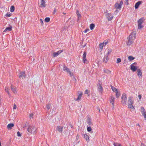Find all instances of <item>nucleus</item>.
Returning <instances> with one entry per match:
<instances>
[{
	"instance_id": "nucleus-25",
	"label": "nucleus",
	"mask_w": 146,
	"mask_h": 146,
	"mask_svg": "<svg viewBox=\"0 0 146 146\" xmlns=\"http://www.w3.org/2000/svg\"><path fill=\"white\" fill-rule=\"evenodd\" d=\"M87 130L88 132H91V133L93 132V131H92V129L91 128L90 126H89V125H87Z\"/></svg>"
},
{
	"instance_id": "nucleus-39",
	"label": "nucleus",
	"mask_w": 146,
	"mask_h": 146,
	"mask_svg": "<svg viewBox=\"0 0 146 146\" xmlns=\"http://www.w3.org/2000/svg\"><path fill=\"white\" fill-rule=\"evenodd\" d=\"M142 114L143 115L145 119L146 120V114L145 111H144L143 113H142Z\"/></svg>"
},
{
	"instance_id": "nucleus-51",
	"label": "nucleus",
	"mask_w": 146,
	"mask_h": 146,
	"mask_svg": "<svg viewBox=\"0 0 146 146\" xmlns=\"http://www.w3.org/2000/svg\"><path fill=\"white\" fill-rule=\"evenodd\" d=\"M88 91L87 90H86L85 92V94H88Z\"/></svg>"
},
{
	"instance_id": "nucleus-27",
	"label": "nucleus",
	"mask_w": 146,
	"mask_h": 146,
	"mask_svg": "<svg viewBox=\"0 0 146 146\" xmlns=\"http://www.w3.org/2000/svg\"><path fill=\"white\" fill-rule=\"evenodd\" d=\"M108 60V56L107 55L106 57H104L103 59V61L104 62L107 63Z\"/></svg>"
},
{
	"instance_id": "nucleus-35",
	"label": "nucleus",
	"mask_w": 146,
	"mask_h": 146,
	"mask_svg": "<svg viewBox=\"0 0 146 146\" xmlns=\"http://www.w3.org/2000/svg\"><path fill=\"white\" fill-rule=\"evenodd\" d=\"M50 18L47 17L45 19L44 21L48 23L50 21Z\"/></svg>"
},
{
	"instance_id": "nucleus-63",
	"label": "nucleus",
	"mask_w": 146,
	"mask_h": 146,
	"mask_svg": "<svg viewBox=\"0 0 146 146\" xmlns=\"http://www.w3.org/2000/svg\"><path fill=\"white\" fill-rule=\"evenodd\" d=\"M70 19V18H69V19H68V21H69Z\"/></svg>"
},
{
	"instance_id": "nucleus-30",
	"label": "nucleus",
	"mask_w": 146,
	"mask_h": 146,
	"mask_svg": "<svg viewBox=\"0 0 146 146\" xmlns=\"http://www.w3.org/2000/svg\"><path fill=\"white\" fill-rule=\"evenodd\" d=\"M5 92H7L9 96L10 95V94L9 92V89L8 87H5Z\"/></svg>"
},
{
	"instance_id": "nucleus-49",
	"label": "nucleus",
	"mask_w": 146,
	"mask_h": 146,
	"mask_svg": "<svg viewBox=\"0 0 146 146\" xmlns=\"http://www.w3.org/2000/svg\"><path fill=\"white\" fill-rule=\"evenodd\" d=\"M16 108H17V106L15 104H14V106H13V109H16Z\"/></svg>"
},
{
	"instance_id": "nucleus-22",
	"label": "nucleus",
	"mask_w": 146,
	"mask_h": 146,
	"mask_svg": "<svg viewBox=\"0 0 146 146\" xmlns=\"http://www.w3.org/2000/svg\"><path fill=\"white\" fill-rule=\"evenodd\" d=\"M14 126V124L12 123H10L8 124L7 126V128L8 129H11L12 127Z\"/></svg>"
},
{
	"instance_id": "nucleus-4",
	"label": "nucleus",
	"mask_w": 146,
	"mask_h": 146,
	"mask_svg": "<svg viewBox=\"0 0 146 146\" xmlns=\"http://www.w3.org/2000/svg\"><path fill=\"white\" fill-rule=\"evenodd\" d=\"M144 21V19L143 18H141L139 19L138 21V29H141L142 27V26L141 25L142 23Z\"/></svg>"
},
{
	"instance_id": "nucleus-61",
	"label": "nucleus",
	"mask_w": 146,
	"mask_h": 146,
	"mask_svg": "<svg viewBox=\"0 0 146 146\" xmlns=\"http://www.w3.org/2000/svg\"><path fill=\"white\" fill-rule=\"evenodd\" d=\"M112 108L113 109L114 108V105L112 106Z\"/></svg>"
},
{
	"instance_id": "nucleus-1",
	"label": "nucleus",
	"mask_w": 146,
	"mask_h": 146,
	"mask_svg": "<svg viewBox=\"0 0 146 146\" xmlns=\"http://www.w3.org/2000/svg\"><path fill=\"white\" fill-rule=\"evenodd\" d=\"M36 129V128L35 125H29L27 130L28 132L30 133H32L33 132L35 134L36 133L35 132Z\"/></svg>"
},
{
	"instance_id": "nucleus-24",
	"label": "nucleus",
	"mask_w": 146,
	"mask_h": 146,
	"mask_svg": "<svg viewBox=\"0 0 146 146\" xmlns=\"http://www.w3.org/2000/svg\"><path fill=\"white\" fill-rule=\"evenodd\" d=\"M11 89L12 91L14 93H17V91L16 90V88H14L12 85L11 86Z\"/></svg>"
},
{
	"instance_id": "nucleus-23",
	"label": "nucleus",
	"mask_w": 146,
	"mask_h": 146,
	"mask_svg": "<svg viewBox=\"0 0 146 146\" xmlns=\"http://www.w3.org/2000/svg\"><path fill=\"white\" fill-rule=\"evenodd\" d=\"M12 27L11 26L10 27H7L3 31V33L7 31H11L12 30Z\"/></svg>"
},
{
	"instance_id": "nucleus-57",
	"label": "nucleus",
	"mask_w": 146,
	"mask_h": 146,
	"mask_svg": "<svg viewBox=\"0 0 146 146\" xmlns=\"http://www.w3.org/2000/svg\"><path fill=\"white\" fill-rule=\"evenodd\" d=\"M76 14L78 15V16H80V14L78 13V11H77L76 12Z\"/></svg>"
},
{
	"instance_id": "nucleus-45",
	"label": "nucleus",
	"mask_w": 146,
	"mask_h": 146,
	"mask_svg": "<svg viewBox=\"0 0 146 146\" xmlns=\"http://www.w3.org/2000/svg\"><path fill=\"white\" fill-rule=\"evenodd\" d=\"M17 136L18 137H21V134L19 131H18L17 132Z\"/></svg>"
},
{
	"instance_id": "nucleus-38",
	"label": "nucleus",
	"mask_w": 146,
	"mask_h": 146,
	"mask_svg": "<svg viewBox=\"0 0 146 146\" xmlns=\"http://www.w3.org/2000/svg\"><path fill=\"white\" fill-rule=\"evenodd\" d=\"M50 108V103H48L46 104V108L48 110H49Z\"/></svg>"
},
{
	"instance_id": "nucleus-11",
	"label": "nucleus",
	"mask_w": 146,
	"mask_h": 146,
	"mask_svg": "<svg viewBox=\"0 0 146 146\" xmlns=\"http://www.w3.org/2000/svg\"><path fill=\"white\" fill-rule=\"evenodd\" d=\"M115 100V98L114 97L111 96L110 97L109 101L110 103H111L112 105L113 106Z\"/></svg>"
},
{
	"instance_id": "nucleus-18",
	"label": "nucleus",
	"mask_w": 146,
	"mask_h": 146,
	"mask_svg": "<svg viewBox=\"0 0 146 146\" xmlns=\"http://www.w3.org/2000/svg\"><path fill=\"white\" fill-rule=\"evenodd\" d=\"M133 97L132 96H130L128 98V104H133V102L132 100Z\"/></svg>"
},
{
	"instance_id": "nucleus-56",
	"label": "nucleus",
	"mask_w": 146,
	"mask_h": 146,
	"mask_svg": "<svg viewBox=\"0 0 146 146\" xmlns=\"http://www.w3.org/2000/svg\"><path fill=\"white\" fill-rule=\"evenodd\" d=\"M128 0H125V4H127V5H128Z\"/></svg>"
},
{
	"instance_id": "nucleus-34",
	"label": "nucleus",
	"mask_w": 146,
	"mask_h": 146,
	"mask_svg": "<svg viewBox=\"0 0 146 146\" xmlns=\"http://www.w3.org/2000/svg\"><path fill=\"white\" fill-rule=\"evenodd\" d=\"M128 107L129 108L131 109H134V108L133 106L132 105V104H128Z\"/></svg>"
},
{
	"instance_id": "nucleus-36",
	"label": "nucleus",
	"mask_w": 146,
	"mask_h": 146,
	"mask_svg": "<svg viewBox=\"0 0 146 146\" xmlns=\"http://www.w3.org/2000/svg\"><path fill=\"white\" fill-rule=\"evenodd\" d=\"M111 88L113 90V91L114 92H116L118 90H117V89H116V88L115 87H113L112 86H111Z\"/></svg>"
},
{
	"instance_id": "nucleus-52",
	"label": "nucleus",
	"mask_w": 146,
	"mask_h": 146,
	"mask_svg": "<svg viewBox=\"0 0 146 146\" xmlns=\"http://www.w3.org/2000/svg\"><path fill=\"white\" fill-rule=\"evenodd\" d=\"M138 97L139 99V100H141V94L139 95L138 96Z\"/></svg>"
},
{
	"instance_id": "nucleus-59",
	"label": "nucleus",
	"mask_w": 146,
	"mask_h": 146,
	"mask_svg": "<svg viewBox=\"0 0 146 146\" xmlns=\"http://www.w3.org/2000/svg\"><path fill=\"white\" fill-rule=\"evenodd\" d=\"M136 64H137V63L136 62H135L134 63H133V64H132L133 65V64L136 65Z\"/></svg>"
},
{
	"instance_id": "nucleus-14",
	"label": "nucleus",
	"mask_w": 146,
	"mask_h": 146,
	"mask_svg": "<svg viewBox=\"0 0 146 146\" xmlns=\"http://www.w3.org/2000/svg\"><path fill=\"white\" fill-rule=\"evenodd\" d=\"M136 35V32L135 31H134L131 33V34L129 36V37L132 38V39H135V35Z\"/></svg>"
},
{
	"instance_id": "nucleus-17",
	"label": "nucleus",
	"mask_w": 146,
	"mask_h": 146,
	"mask_svg": "<svg viewBox=\"0 0 146 146\" xmlns=\"http://www.w3.org/2000/svg\"><path fill=\"white\" fill-rule=\"evenodd\" d=\"M134 40L135 39H132V38H131L129 37L128 40V42L127 43V45H130L132 44Z\"/></svg>"
},
{
	"instance_id": "nucleus-5",
	"label": "nucleus",
	"mask_w": 146,
	"mask_h": 146,
	"mask_svg": "<svg viewBox=\"0 0 146 146\" xmlns=\"http://www.w3.org/2000/svg\"><path fill=\"white\" fill-rule=\"evenodd\" d=\"M78 97L76 99H75L74 100L76 101L79 102L81 100V98L83 94L81 91L78 92Z\"/></svg>"
},
{
	"instance_id": "nucleus-31",
	"label": "nucleus",
	"mask_w": 146,
	"mask_h": 146,
	"mask_svg": "<svg viewBox=\"0 0 146 146\" xmlns=\"http://www.w3.org/2000/svg\"><path fill=\"white\" fill-rule=\"evenodd\" d=\"M128 60L129 61H131L132 60H133L135 58H134L131 56H129L128 57Z\"/></svg>"
},
{
	"instance_id": "nucleus-2",
	"label": "nucleus",
	"mask_w": 146,
	"mask_h": 146,
	"mask_svg": "<svg viewBox=\"0 0 146 146\" xmlns=\"http://www.w3.org/2000/svg\"><path fill=\"white\" fill-rule=\"evenodd\" d=\"M121 99V103L122 104L125 105L126 104L127 96L125 93H123L122 94Z\"/></svg>"
},
{
	"instance_id": "nucleus-26",
	"label": "nucleus",
	"mask_w": 146,
	"mask_h": 146,
	"mask_svg": "<svg viewBox=\"0 0 146 146\" xmlns=\"http://www.w3.org/2000/svg\"><path fill=\"white\" fill-rule=\"evenodd\" d=\"M115 7L117 9H120L121 8V6L119 4L117 3H115Z\"/></svg>"
},
{
	"instance_id": "nucleus-54",
	"label": "nucleus",
	"mask_w": 146,
	"mask_h": 146,
	"mask_svg": "<svg viewBox=\"0 0 146 146\" xmlns=\"http://www.w3.org/2000/svg\"><path fill=\"white\" fill-rule=\"evenodd\" d=\"M120 5L121 6H122V5L123 4V2L122 1H120V3H119Z\"/></svg>"
},
{
	"instance_id": "nucleus-44",
	"label": "nucleus",
	"mask_w": 146,
	"mask_h": 146,
	"mask_svg": "<svg viewBox=\"0 0 146 146\" xmlns=\"http://www.w3.org/2000/svg\"><path fill=\"white\" fill-rule=\"evenodd\" d=\"M108 56L110 54L112 51V50L111 49H109L108 50Z\"/></svg>"
},
{
	"instance_id": "nucleus-21",
	"label": "nucleus",
	"mask_w": 146,
	"mask_h": 146,
	"mask_svg": "<svg viewBox=\"0 0 146 146\" xmlns=\"http://www.w3.org/2000/svg\"><path fill=\"white\" fill-rule=\"evenodd\" d=\"M137 75L139 77L140 76H142V73L141 72V70L140 69H138L137 70Z\"/></svg>"
},
{
	"instance_id": "nucleus-3",
	"label": "nucleus",
	"mask_w": 146,
	"mask_h": 146,
	"mask_svg": "<svg viewBox=\"0 0 146 146\" xmlns=\"http://www.w3.org/2000/svg\"><path fill=\"white\" fill-rule=\"evenodd\" d=\"M106 18L108 21H111L113 17V15L111 13H107L106 15Z\"/></svg>"
},
{
	"instance_id": "nucleus-29",
	"label": "nucleus",
	"mask_w": 146,
	"mask_h": 146,
	"mask_svg": "<svg viewBox=\"0 0 146 146\" xmlns=\"http://www.w3.org/2000/svg\"><path fill=\"white\" fill-rule=\"evenodd\" d=\"M15 10V7L13 5L11 6L10 9V11L11 12H13Z\"/></svg>"
},
{
	"instance_id": "nucleus-16",
	"label": "nucleus",
	"mask_w": 146,
	"mask_h": 146,
	"mask_svg": "<svg viewBox=\"0 0 146 146\" xmlns=\"http://www.w3.org/2000/svg\"><path fill=\"white\" fill-rule=\"evenodd\" d=\"M130 69L133 72H135L137 70V66L132 64L131 65Z\"/></svg>"
},
{
	"instance_id": "nucleus-9",
	"label": "nucleus",
	"mask_w": 146,
	"mask_h": 146,
	"mask_svg": "<svg viewBox=\"0 0 146 146\" xmlns=\"http://www.w3.org/2000/svg\"><path fill=\"white\" fill-rule=\"evenodd\" d=\"M82 135L88 143L90 141V137L88 135L85 134H82Z\"/></svg>"
},
{
	"instance_id": "nucleus-33",
	"label": "nucleus",
	"mask_w": 146,
	"mask_h": 146,
	"mask_svg": "<svg viewBox=\"0 0 146 146\" xmlns=\"http://www.w3.org/2000/svg\"><path fill=\"white\" fill-rule=\"evenodd\" d=\"M120 93L119 92H118V91L116 92V97L117 98H118L119 96L120 95Z\"/></svg>"
},
{
	"instance_id": "nucleus-62",
	"label": "nucleus",
	"mask_w": 146,
	"mask_h": 146,
	"mask_svg": "<svg viewBox=\"0 0 146 146\" xmlns=\"http://www.w3.org/2000/svg\"><path fill=\"white\" fill-rule=\"evenodd\" d=\"M0 146H1V143L0 141Z\"/></svg>"
},
{
	"instance_id": "nucleus-19",
	"label": "nucleus",
	"mask_w": 146,
	"mask_h": 146,
	"mask_svg": "<svg viewBox=\"0 0 146 146\" xmlns=\"http://www.w3.org/2000/svg\"><path fill=\"white\" fill-rule=\"evenodd\" d=\"M141 3V1H139L136 3L135 5V9H137L138 8L139 5Z\"/></svg>"
},
{
	"instance_id": "nucleus-47",
	"label": "nucleus",
	"mask_w": 146,
	"mask_h": 146,
	"mask_svg": "<svg viewBox=\"0 0 146 146\" xmlns=\"http://www.w3.org/2000/svg\"><path fill=\"white\" fill-rule=\"evenodd\" d=\"M68 74H69L70 75V76H73L74 75L73 73H71L70 71L69 72V73Z\"/></svg>"
},
{
	"instance_id": "nucleus-32",
	"label": "nucleus",
	"mask_w": 146,
	"mask_h": 146,
	"mask_svg": "<svg viewBox=\"0 0 146 146\" xmlns=\"http://www.w3.org/2000/svg\"><path fill=\"white\" fill-rule=\"evenodd\" d=\"M99 46L100 48L102 49L103 47L104 46V45L103 43H100Z\"/></svg>"
},
{
	"instance_id": "nucleus-6",
	"label": "nucleus",
	"mask_w": 146,
	"mask_h": 146,
	"mask_svg": "<svg viewBox=\"0 0 146 146\" xmlns=\"http://www.w3.org/2000/svg\"><path fill=\"white\" fill-rule=\"evenodd\" d=\"M98 91L101 94H102L103 92V87L102 86L101 83H99L98 84Z\"/></svg>"
},
{
	"instance_id": "nucleus-20",
	"label": "nucleus",
	"mask_w": 146,
	"mask_h": 146,
	"mask_svg": "<svg viewBox=\"0 0 146 146\" xmlns=\"http://www.w3.org/2000/svg\"><path fill=\"white\" fill-rule=\"evenodd\" d=\"M41 2V4L40 5V7H44L46 6L45 4V0H40Z\"/></svg>"
},
{
	"instance_id": "nucleus-48",
	"label": "nucleus",
	"mask_w": 146,
	"mask_h": 146,
	"mask_svg": "<svg viewBox=\"0 0 146 146\" xmlns=\"http://www.w3.org/2000/svg\"><path fill=\"white\" fill-rule=\"evenodd\" d=\"M33 113H31L29 116L30 118L31 119V118H33Z\"/></svg>"
},
{
	"instance_id": "nucleus-8",
	"label": "nucleus",
	"mask_w": 146,
	"mask_h": 146,
	"mask_svg": "<svg viewBox=\"0 0 146 146\" xmlns=\"http://www.w3.org/2000/svg\"><path fill=\"white\" fill-rule=\"evenodd\" d=\"M63 70L66 72L68 74L69 73V72L70 71V70L67 66H66L65 64L63 65Z\"/></svg>"
},
{
	"instance_id": "nucleus-58",
	"label": "nucleus",
	"mask_w": 146,
	"mask_h": 146,
	"mask_svg": "<svg viewBox=\"0 0 146 146\" xmlns=\"http://www.w3.org/2000/svg\"><path fill=\"white\" fill-rule=\"evenodd\" d=\"M137 125L138 126H139V127H140V125H139V124H137Z\"/></svg>"
},
{
	"instance_id": "nucleus-10",
	"label": "nucleus",
	"mask_w": 146,
	"mask_h": 146,
	"mask_svg": "<svg viewBox=\"0 0 146 146\" xmlns=\"http://www.w3.org/2000/svg\"><path fill=\"white\" fill-rule=\"evenodd\" d=\"M63 51V50H59L57 52H54L53 53V56L55 57L57 56L58 55H59L60 53Z\"/></svg>"
},
{
	"instance_id": "nucleus-13",
	"label": "nucleus",
	"mask_w": 146,
	"mask_h": 146,
	"mask_svg": "<svg viewBox=\"0 0 146 146\" xmlns=\"http://www.w3.org/2000/svg\"><path fill=\"white\" fill-rule=\"evenodd\" d=\"M86 51H84V54L83 55V61L84 63H85L86 62V61H87V59H86Z\"/></svg>"
},
{
	"instance_id": "nucleus-37",
	"label": "nucleus",
	"mask_w": 146,
	"mask_h": 146,
	"mask_svg": "<svg viewBox=\"0 0 146 146\" xmlns=\"http://www.w3.org/2000/svg\"><path fill=\"white\" fill-rule=\"evenodd\" d=\"M104 72L108 74L110 73V71L108 69H104Z\"/></svg>"
},
{
	"instance_id": "nucleus-60",
	"label": "nucleus",
	"mask_w": 146,
	"mask_h": 146,
	"mask_svg": "<svg viewBox=\"0 0 146 146\" xmlns=\"http://www.w3.org/2000/svg\"><path fill=\"white\" fill-rule=\"evenodd\" d=\"M86 46V44H85L84 46H83V47H85Z\"/></svg>"
},
{
	"instance_id": "nucleus-40",
	"label": "nucleus",
	"mask_w": 146,
	"mask_h": 146,
	"mask_svg": "<svg viewBox=\"0 0 146 146\" xmlns=\"http://www.w3.org/2000/svg\"><path fill=\"white\" fill-rule=\"evenodd\" d=\"M114 146H121L120 144H118V143H113Z\"/></svg>"
},
{
	"instance_id": "nucleus-7",
	"label": "nucleus",
	"mask_w": 146,
	"mask_h": 146,
	"mask_svg": "<svg viewBox=\"0 0 146 146\" xmlns=\"http://www.w3.org/2000/svg\"><path fill=\"white\" fill-rule=\"evenodd\" d=\"M25 75V72L24 71H23L22 72H21L19 73L18 76L20 78H25L26 77Z\"/></svg>"
},
{
	"instance_id": "nucleus-12",
	"label": "nucleus",
	"mask_w": 146,
	"mask_h": 146,
	"mask_svg": "<svg viewBox=\"0 0 146 146\" xmlns=\"http://www.w3.org/2000/svg\"><path fill=\"white\" fill-rule=\"evenodd\" d=\"M63 127L58 125L57 126L56 130L58 131L59 133H62V132Z\"/></svg>"
},
{
	"instance_id": "nucleus-46",
	"label": "nucleus",
	"mask_w": 146,
	"mask_h": 146,
	"mask_svg": "<svg viewBox=\"0 0 146 146\" xmlns=\"http://www.w3.org/2000/svg\"><path fill=\"white\" fill-rule=\"evenodd\" d=\"M141 110L142 113H143L144 111H145V109L143 107H141Z\"/></svg>"
},
{
	"instance_id": "nucleus-50",
	"label": "nucleus",
	"mask_w": 146,
	"mask_h": 146,
	"mask_svg": "<svg viewBox=\"0 0 146 146\" xmlns=\"http://www.w3.org/2000/svg\"><path fill=\"white\" fill-rule=\"evenodd\" d=\"M89 31V29H86L84 31V32L85 33H86L88 31Z\"/></svg>"
},
{
	"instance_id": "nucleus-55",
	"label": "nucleus",
	"mask_w": 146,
	"mask_h": 146,
	"mask_svg": "<svg viewBox=\"0 0 146 146\" xmlns=\"http://www.w3.org/2000/svg\"><path fill=\"white\" fill-rule=\"evenodd\" d=\"M40 23H41V24H43V22L42 19H40Z\"/></svg>"
},
{
	"instance_id": "nucleus-43",
	"label": "nucleus",
	"mask_w": 146,
	"mask_h": 146,
	"mask_svg": "<svg viewBox=\"0 0 146 146\" xmlns=\"http://www.w3.org/2000/svg\"><path fill=\"white\" fill-rule=\"evenodd\" d=\"M108 42V41L105 40L103 43L104 44V46H105L107 44Z\"/></svg>"
},
{
	"instance_id": "nucleus-42",
	"label": "nucleus",
	"mask_w": 146,
	"mask_h": 146,
	"mask_svg": "<svg viewBox=\"0 0 146 146\" xmlns=\"http://www.w3.org/2000/svg\"><path fill=\"white\" fill-rule=\"evenodd\" d=\"M11 15V13H7L6 15L5 16L7 17H10Z\"/></svg>"
},
{
	"instance_id": "nucleus-15",
	"label": "nucleus",
	"mask_w": 146,
	"mask_h": 146,
	"mask_svg": "<svg viewBox=\"0 0 146 146\" xmlns=\"http://www.w3.org/2000/svg\"><path fill=\"white\" fill-rule=\"evenodd\" d=\"M87 123L88 124V125H89V126H92L93 125V124L91 121V119L90 117H88V118Z\"/></svg>"
},
{
	"instance_id": "nucleus-41",
	"label": "nucleus",
	"mask_w": 146,
	"mask_h": 146,
	"mask_svg": "<svg viewBox=\"0 0 146 146\" xmlns=\"http://www.w3.org/2000/svg\"><path fill=\"white\" fill-rule=\"evenodd\" d=\"M121 61V59L120 58H118L116 62L117 63H119Z\"/></svg>"
},
{
	"instance_id": "nucleus-53",
	"label": "nucleus",
	"mask_w": 146,
	"mask_h": 146,
	"mask_svg": "<svg viewBox=\"0 0 146 146\" xmlns=\"http://www.w3.org/2000/svg\"><path fill=\"white\" fill-rule=\"evenodd\" d=\"M56 8H54V11L53 12V14H54L56 12Z\"/></svg>"
},
{
	"instance_id": "nucleus-28",
	"label": "nucleus",
	"mask_w": 146,
	"mask_h": 146,
	"mask_svg": "<svg viewBox=\"0 0 146 146\" xmlns=\"http://www.w3.org/2000/svg\"><path fill=\"white\" fill-rule=\"evenodd\" d=\"M95 26V25L94 24L92 23L90 25V28L91 30H93Z\"/></svg>"
}]
</instances>
